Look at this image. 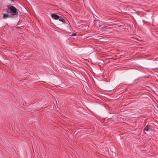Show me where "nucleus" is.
<instances>
[{"mask_svg":"<svg viewBox=\"0 0 158 158\" xmlns=\"http://www.w3.org/2000/svg\"><path fill=\"white\" fill-rule=\"evenodd\" d=\"M150 130H151V126L150 125H147L144 129V130L146 131H149Z\"/></svg>","mask_w":158,"mask_h":158,"instance_id":"3","label":"nucleus"},{"mask_svg":"<svg viewBox=\"0 0 158 158\" xmlns=\"http://www.w3.org/2000/svg\"><path fill=\"white\" fill-rule=\"evenodd\" d=\"M9 16V15L8 14H4L3 15V17L4 18H6Z\"/></svg>","mask_w":158,"mask_h":158,"instance_id":"5","label":"nucleus"},{"mask_svg":"<svg viewBox=\"0 0 158 158\" xmlns=\"http://www.w3.org/2000/svg\"><path fill=\"white\" fill-rule=\"evenodd\" d=\"M6 10L7 12L10 13L13 16L17 15L18 14L17 9L11 5L7 6V9Z\"/></svg>","mask_w":158,"mask_h":158,"instance_id":"1","label":"nucleus"},{"mask_svg":"<svg viewBox=\"0 0 158 158\" xmlns=\"http://www.w3.org/2000/svg\"><path fill=\"white\" fill-rule=\"evenodd\" d=\"M11 0L12 1V2H14V0Z\"/></svg>","mask_w":158,"mask_h":158,"instance_id":"8","label":"nucleus"},{"mask_svg":"<svg viewBox=\"0 0 158 158\" xmlns=\"http://www.w3.org/2000/svg\"><path fill=\"white\" fill-rule=\"evenodd\" d=\"M102 29L106 28L107 29H109L110 27L108 26H105L102 28Z\"/></svg>","mask_w":158,"mask_h":158,"instance_id":"6","label":"nucleus"},{"mask_svg":"<svg viewBox=\"0 0 158 158\" xmlns=\"http://www.w3.org/2000/svg\"><path fill=\"white\" fill-rule=\"evenodd\" d=\"M52 17L54 19H58L60 18V16L56 14H53L51 15Z\"/></svg>","mask_w":158,"mask_h":158,"instance_id":"2","label":"nucleus"},{"mask_svg":"<svg viewBox=\"0 0 158 158\" xmlns=\"http://www.w3.org/2000/svg\"><path fill=\"white\" fill-rule=\"evenodd\" d=\"M77 35V34L76 33H74L73 34H72L71 36H76Z\"/></svg>","mask_w":158,"mask_h":158,"instance_id":"7","label":"nucleus"},{"mask_svg":"<svg viewBox=\"0 0 158 158\" xmlns=\"http://www.w3.org/2000/svg\"><path fill=\"white\" fill-rule=\"evenodd\" d=\"M157 107L158 108V105L157 106Z\"/></svg>","mask_w":158,"mask_h":158,"instance_id":"9","label":"nucleus"},{"mask_svg":"<svg viewBox=\"0 0 158 158\" xmlns=\"http://www.w3.org/2000/svg\"><path fill=\"white\" fill-rule=\"evenodd\" d=\"M58 19L60 21H61L63 23H65V20L63 19V18L62 17H60V18Z\"/></svg>","mask_w":158,"mask_h":158,"instance_id":"4","label":"nucleus"}]
</instances>
